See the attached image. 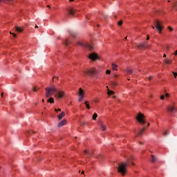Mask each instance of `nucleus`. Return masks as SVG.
<instances>
[{
	"instance_id": "2f4dec72",
	"label": "nucleus",
	"mask_w": 177,
	"mask_h": 177,
	"mask_svg": "<svg viewBox=\"0 0 177 177\" xmlns=\"http://www.w3.org/2000/svg\"><path fill=\"white\" fill-rule=\"evenodd\" d=\"M164 99H165V95H161L160 96V100H164Z\"/></svg>"
},
{
	"instance_id": "a211bd4d",
	"label": "nucleus",
	"mask_w": 177,
	"mask_h": 177,
	"mask_svg": "<svg viewBox=\"0 0 177 177\" xmlns=\"http://www.w3.org/2000/svg\"><path fill=\"white\" fill-rule=\"evenodd\" d=\"M84 154H88V156H92L94 153H93V151L86 149L84 151Z\"/></svg>"
},
{
	"instance_id": "c9c22d12",
	"label": "nucleus",
	"mask_w": 177,
	"mask_h": 177,
	"mask_svg": "<svg viewBox=\"0 0 177 177\" xmlns=\"http://www.w3.org/2000/svg\"><path fill=\"white\" fill-rule=\"evenodd\" d=\"M173 55H174V56H177V50L174 51V53H173Z\"/></svg>"
},
{
	"instance_id": "49530a36",
	"label": "nucleus",
	"mask_w": 177,
	"mask_h": 177,
	"mask_svg": "<svg viewBox=\"0 0 177 177\" xmlns=\"http://www.w3.org/2000/svg\"><path fill=\"white\" fill-rule=\"evenodd\" d=\"M166 49H169V46H166Z\"/></svg>"
},
{
	"instance_id": "bb28decb",
	"label": "nucleus",
	"mask_w": 177,
	"mask_h": 177,
	"mask_svg": "<svg viewBox=\"0 0 177 177\" xmlns=\"http://www.w3.org/2000/svg\"><path fill=\"white\" fill-rule=\"evenodd\" d=\"M172 8H174V9H176V10H177V2H174L173 3Z\"/></svg>"
},
{
	"instance_id": "4be33fe9",
	"label": "nucleus",
	"mask_w": 177,
	"mask_h": 177,
	"mask_svg": "<svg viewBox=\"0 0 177 177\" xmlns=\"http://www.w3.org/2000/svg\"><path fill=\"white\" fill-rule=\"evenodd\" d=\"M107 91H108V95H114V91H111L110 89H109V86H106Z\"/></svg>"
},
{
	"instance_id": "39448f33",
	"label": "nucleus",
	"mask_w": 177,
	"mask_h": 177,
	"mask_svg": "<svg viewBox=\"0 0 177 177\" xmlns=\"http://www.w3.org/2000/svg\"><path fill=\"white\" fill-rule=\"evenodd\" d=\"M77 45H79V46H82V48H85L86 49H88V50H93V44H89L88 43H84L82 41H78Z\"/></svg>"
},
{
	"instance_id": "9b49d317",
	"label": "nucleus",
	"mask_w": 177,
	"mask_h": 177,
	"mask_svg": "<svg viewBox=\"0 0 177 177\" xmlns=\"http://www.w3.org/2000/svg\"><path fill=\"white\" fill-rule=\"evenodd\" d=\"M137 48L138 49H140V48H142L143 49H147V48H149V46L146 43L143 42L138 45Z\"/></svg>"
},
{
	"instance_id": "69168bd1",
	"label": "nucleus",
	"mask_w": 177,
	"mask_h": 177,
	"mask_svg": "<svg viewBox=\"0 0 177 177\" xmlns=\"http://www.w3.org/2000/svg\"><path fill=\"white\" fill-rule=\"evenodd\" d=\"M168 2H171V1H170V0H168Z\"/></svg>"
},
{
	"instance_id": "680f3d73",
	"label": "nucleus",
	"mask_w": 177,
	"mask_h": 177,
	"mask_svg": "<svg viewBox=\"0 0 177 177\" xmlns=\"http://www.w3.org/2000/svg\"><path fill=\"white\" fill-rule=\"evenodd\" d=\"M152 28L154 30V28H155L154 26H152Z\"/></svg>"
},
{
	"instance_id": "0eeeda50",
	"label": "nucleus",
	"mask_w": 177,
	"mask_h": 177,
	"mask_svg": "<svg viewBox=\"0 0 177 177\" xmlns=\"http://www.w3.org/2000/svg\"><path fill=\"white\" fill-rule=\"evenodd\" d=\"M167 110L169 113H170V114L177 112L176 106L174 104H171L167 106Z\"/></svg>"
},
{
	"instance_id": "3c124183",
	"label": "nucleus",
	"mask_w": 177,
	"mask_h": 177,
	"mask_svg": "<svg viewBox=\"0 0 177 177\" xmlns=\"http://www.w3.org/2000/svg\"><path fill=\"white\" fill-rule=\"evenodd\" d=\"M150 127V123H147V127Z\"/></svg>"
},
{
	"instance_id": "58836bf2",
	"label": "nucleus",
	"mask_w": 177,
	"mask_h": 177,
	"mask_svg": "<svg viewBox=\"0 0 177 177\" xmlns=\"http://www.w3.org/2000/svg\"><path fill=\"white\" fill-rule=\"evenodd\" d=\"M33 91L34 92H37V91H38L35 87H33Z\"/></svg>"
},
{
	"instance_id": "7c9ffc66",
	"label": "nucleus",
	"mask_w": 177,
	"mask_h": 177,
	"mask_svg": "<svg viewBox=\"0 0 177 177\" xmlns=\"http://www.w3.org/2000/svg\"><path fill=\"white\" fill-rule=\"evenodd\" d=\"M106 74H111V71H110V70H106Z\"/></svg>"
},
{
	"instance_id": "1a4fd4ad",
	"label": "nucleus",
	"mask_w": 177,
	"mask_h": 177,
	"mask_svg": "<svg viewBox=\"0 0 177 177\" xmlns=\"http://www.w3.org/2000/svg\"><path fill=\"white\" fill-rule=\"evenodd\" d=\"M66 14L69 17H74V15H75V10L74 8H67L66 9Z\"/></svg>"
},
{
	"instance_id": "ddd939ff",
	"label": "nucleus",
	"mask_w": 177,
	"mask_h": 177,
	"mask_svg": "<svg viewBox=\"0 0 177 177\" xmlns=\"http://www.w3.org/2000/svg\"><path fill=\"white\" fill-rule=\"evenodd\" d=\"M151 162H152L153 164H154V162H156L157 161V157L154 156H151V158H149Z\"/></svg>"
},
{
	"instance_id": "6ab92c4d",
	"label": "nucleus",
	"mask_w": 177,
	"mask_h": 177,
	"mask_svg": "<svg viewBox=\"0 0 177 177\" xmlns=\"http://www.w3.org/2000/svg\"><path fill=\"white\" fill-rule=\"evenodd\" d=\"M125 71L127 74H135V72L132 69L127 68Z\"/></svg>"
},
{
	"instance_id": "4c0bfd02",
	"label": "nucleus",
	"mask_w": 177,
	"mask_h": 177,
	"mask_svg": "<svg viewBox=\"0 0 177 177\" xmlns=\"http://www.w3.org/2000/svg\"><path fill=\"white\" fill-rule=\"evenodd\" d=\"M70 35H71V37H75V34L74 33H70Z\"/></svg>"
},
{
	"instance_id": "423d86ee",
	"label": "nucleus",
	"mask_w": 177,
	"mask_h": 177,
	"mask_svg": "<svg viewBox=\"0 0 177 177\" xmlns=\"http://www.w3.org/2000/svg\"><path fill=\"white\" fill-rule=\"evenodd\" d=\"M154 26L158 30L159 34H161V31H162V29L164 28L162 27V22L161 21L156 19L154 21Z\"/></svg>"
},
{
	"instance_id": "dca6fc26",
	"label": "nucleus",
	"mask_w": 177,
	"mask_h": 177,
	"mask_svg": "<svg viewBox=\"0 0 177 177\" xmlns=\"http://www.w3.org/2000/svg\"><path fill=\"white\" fill-rule=\"evenodd\" d=\"M64 44L66 46H68V45H70L71 44V40L68 39H66L64 41Z\"/></svg>"
},
{
	"instance_id": "052dcab7",
	"label": "nucleus",
	"mask_w": 177,
	"mask_h": 177,
	"mask_svg": "<svg viewBox=\"0 0 177 177\" xmlns=\"http://www.w3.org/2000/svg\"><path fill=\"white\" fill-rule=\"evenodd\" d=\"M47 8H50V6H47Z\"/></svg>"
},
{
	"instance_id": "e433bc0d",
	"label": "nucleus",
	"mask_w": 177,
	"mask_h": 177,
	"mask_svg": "<svg viewBox=\"0 0 177 177\" xmlns=\"http://www.w3.org/2000/svg\"><path fill=\"white\" fill-rule=\"evenodd\" d=\"M165 97H169V93H165Z\"/></svg>"
},
{
	"instance_id": "6e6552de",
	"label": "nucleus",
	"mask_w": 177,
	"mask_h": 177,
	"mask_svg": "<svg viewBox=\"0 0 177 177\" xmlns=\"http://www.w3.org/2000/svg\"><path fill=\"white\" fill-rule=\"evenodd\" d=\"M88 59H91L93 62H95V60H99V55L96 53H91L88 55Z\"/></svg>"
},
{
	"instance_id": "2eb2a0df",
	"label": "nucleus",
	"mask_w": 177,
	"mask_h": 177,
	"mask_svg": "<svg viewBox=\"0 0 177 177\" xmlns=\"http://www.w3.org/2000/svg\"><path fill=\"white\" fill-rule=\"evenodd\" d=\"M67 121L66 120H63L58 124V127H64V125H66Z\"/></svg>"
},
{
	"instance_id": "37998d69",
	"label": "nucleus",
	"mask_w": 177,
	"mask_h": 177,
	"mask_svg": "<svg viewBox=\"0 0 177 177\" xmlns=\"http://www.w3.org/2000/svg\"><path fill=\"white\" fill-rule=\"evenodd\" d=\"M114 78H118V75H114Z\"/></svg>"
},
{
	"instance_id": "473e14b6",
	"label": "nucleus",
	"mask_w": 177,
	"mask_h": 177,
	"mask_svg": "<svg viewBox=\"0 0 177 177\" xmlns=\"http://www.w3.org/2000/svg\"><path fill=\"white\" fill-rule=\"evenodd\" d=\"M168 29L171 32V31H174V28H171L170 26L168 27Z\"/></svg>"
},
{
	"instance_id": "f704fd0d",
	"label": "nucleus",
	"mask_w": 177,
	"mask_h": 177,
	"mask_svg": "<svg viewBox=\"0 0 177 177\" xmlns=\"http://www.w3.org/2000/svg\"><path fill=\"white\" fill-rule=\"evenodd\" d=\"M173 74H174L175 78H176V77H177V73H176V72H173Z\"/></svg>"
},
{
	"instance_id": "8fccbe9b",
	"label": "nucleus",
	"mask_w": 177,
	"mask_h": 177,
	"mask_svg": "<svg viewBox=\"0 0 177 177\" xmlns=\"http://www.w3.org/2000/svg\"><path fill=\"white\" fill-rule=\"evenodd\" d=\"M1 97L3 96V93H1Z\"/></svg>"
},
{
	"instance_id": "f3484780",
	"label": "nucleus",
	"mask_w": 177,
	"mask_h": 177,
	"mask_svg": "<svg viewBox=\"0 0 177 177\" xmlns=\"http://www.w3.org/2000/svg\"><path fill=\"white\" fill-rule=\"evenodd\" d=\"M84 93H85L84 92V91L80 88L79 89V96H80V97H84Z\"/></svg>"
},
{
	"instance_id": "aec40b11",
	"label": "nucleus",
	"mask_w": 177,
	"mask_h": 177,
	"mask_svg": "<svg viewBox=\"0 0 177 177\" xmlns=\"http://www.w3.org/2000/svg\"><path fill=\"white\" fill-rule=\"evenodd\" d=\"M66 115V113L64 112H62L61 114L57 115V118L59 120H62V118H63V117H64Z\"/></svg>"
},
{
	"instance_id": "13d9d810",
	"label": "nucleus",
	"mask_w": 177,
	"mask_h": 177,
	"mask_svg": "<svg viewBox=\"0 0 177 177\" xmlns=\"http://www.w3.org/2000/svg\"><path fill=\"white\" fill-rule=\"evenodd\" d=\"M82 125H85V122H83V123H82Z\"/></svg>"
},
{
	"instance_id": "393cba45",
	"label": "nucleus",
	"mask_w": 177,
	"mask_h": 177,
	"mask_svg": "<svg viewBox=\"0 0 177 177\" xmlns=\"http://www.w3.org/2000/svg\"><path fill=\"white\" fill-rule=\"evenodd\" d=\"M84 104L86 105V108L89 110V109H91V106H89V104L88 102V101H86L84 102Z\"/></svg>"
},
{
	"instance_id": "cd10ccee",
	"label": "nucleus",
	"mask_w": 177,
	"mask_h": 177,
	"mask_svg": "<svg viewBox=\"0 0 177 177\" xmlns=\"http://www.w3.org/2000/svg\"><path fill=\"white\" fill-rule=\"evenodd\" d=\"M96 118H97V113H95L93 115V120H96Z\"/></svg>"
},
{
	"instance_id": "5fc2aeb1",
	"label": "nucleus",
	"mask_w": 177,
	"mask_h": 177,
	"mask_svg": "<svg viewBox=\"0 0 177 177\" xmlns=\"http://www.w3.org/2000/svg\"><path fill=\"white\" fill-rule=\"evenodd\" d=\"M140 145H143V143H142V142H140Z\"/></svg>"
},
{
	"instance_id": "9d476101",
	"label": "nucleus",
	"mask_w": 177,
	"mask_h": 177,
	"mask_svg": "<svg viewBox=\"0 0 177 177\" xmlns=\"http://www.w3.org/2000/svg\"><path fill=\"white\" fill-rule=\"evenodd\" d=\"M145 131H146V127H143L142 129H139L138 131H136V133H137V136H142Z\"/></svg>"
},
{
	"instance_id": "4d7b16f0",
	"label": "nucleus",
	"mask_w": 177,
	"mask_h": 177,
	"mask_svg": "<svg viewBox=\"0 0 177 177\" xmlns=\"http://www.w3.org/2000/svg\"><path fill=\"white\" fill-rule=\"evenodd\" d=\"M70 1V2H73L74 0H69Z\"/></svg>"
},
{
	"instance_id": "f257e3e1",
	"label": "nucleus",
	"mask_w": 177,
	"mask_h": 177,
	"mask_svg": "<svg viewBox=\"0 0 177 177\" xmlns=\"http://www.w3.org/2000/svg\"><path fill=\"white\" fill-rule=\"evenodd\" d=\"M46 91V97H50L47 102L48 103H55V99H63L64 97V91H62L57 88L56 86H51L50 87H48L45 88ZM55 98L51 97L50 96H53Z\"/></svg>"
},
{
	"instance_id": "6e6d98bb",
	"label": "nucleus",
	"mask_w": 177,
	"mask_h": 177,
	"mask_svg": "<svg viewBox=\"0 0 177 177\" xmlns=\"http://www.w3.org/2000/svg\"><path fill=\"white\" fill-rule=\"evenodd\" d=\"M35 28H38V26L36 25V26H35Z\"/></svg>"
},
{
	"instance_id": "72a5a7b5",
	"label": "nucleus",
	"mask_w": 177,
	"mask_h": 177,
	"mask_svg": "<svg viewBox=\"0 0 177 177\" xmlns=\"http://www.w3.org/2000/svg\"><path fill=\"white\" fill-rule=\"evenodd\" d=\"M84 97H80L79 102H82Z\"/></svg>"
},
{
	"instance_id": "5701e85b",
	"label": "nucleus",
	"mask_w": 177,
	"mask_h": 177,
	"mask_svg": "<svg viewBox=\"0 0 177 177\" xmlns=\"http://www.w3.org/2000/svg\"><path fill=\"white\" fill-rule=\"evenodd\" d=\"M15 0H0V3L1 2H9V3H10V2H13Z\"/></svg>"
},
{
	"instance_id": "864d4df0",
	"label": "nucleus",
	"mask_w": 177,
	"mask_h": 177,
	"mask_svg": "<svg viewBox=\"0 0 177 177\" xmlns=\"http://www.w3.org/2000/svg\"><path fill=\"white\" fill-rule=\"evenodd\" d=\"M149 39H150V37H148L147 38V40L149 41Z\"/></svg>"
},
{
	"instance_id": "09e8293b",
	"label": "nucleus",
	"mask_w": 177,
	"mask_h": 177,
	"mask_svg": "<svg viewBox=\"0 0 177 177\" xmlns=\"http://www.w3.org/2000/svg\"><path fill=\"white\" fill-rule=\"evenodd\" d=\"M163 57H167V55H166V54H164V55H163Z\"/></svg>"
},
{
	"instance_id": "7ed1b4c3",
	"label": "nucleus",
	"mask_w": 177,
	"mask_h": 177,
	"mask_svg": "<svg viewBox=\"0 0 177 177\" xmlns=\"http://www.w3.org/2000/svg\"><path fill=\"white\" fill-rule=\"evenodd\" d=\"M84 75H89L90 77H97V71L93 68L89 70L83 71Z\"/></svg>"
},
{
	"instance_id": "e2e57ef3",
	"label": "nucleus",
	"mask_w": 177,
	"mask_h": 177,
	"mask_svg": "<svg viewBox=\"0 0 177 177\" xmlns=\"http://www.w3.org/2000/svg\"><path fill=\"white\" fill-rule=\"evenodd\" d=\"M42 102H45V100L43 99V100H42Z\"/></svg>"
},
{
	"instance_id": "603ef678",
	"label": "nucleus",
	"mask_w": 177,
	"mask_h": 177,
	"mask_svg": "<svg viewBox=\"0 0 177 177\" xmlns=\"http://www.w3.org/2000/svg\"><path fill=\"white\" fill-rule=\"evenodd\" d=\"M28 133H31V131H28Z\"/></svg>"
},
{
	"instance_id": "4468645a",
	"label": "nucleus",
	"mask_w": 177,
	"mask_h": 177,
	"mask_svg": "<svg viewBox=\"0 0 177 177\" xmlns=\"http://www.w3.org/2000/svg\"><path fill=\"white\" fill-rule=\"evenodd\" d=\"M110 85H111V86H112V88H115V86H117V85H118V83H117L115 82V80H114V81H111L110 82Z\"/></svg>"
},
{
	"instance_id": "774afa93",
	"label": "nucleus",
	"mask_w": 177,
	"mask_h": 177,
	"mask_svg": "<svg viewBox=\"0 0 177 177\" xmlns=\"http://www.w3.org/2000/svg\"><path fill=\"white\" fill-rule=\"evenodd\" d=\"M151 97H153V95H151Z\"/></svg>"
},
{
	"instance_id": "c03bdc74",
	"label": "nucleus",
	"mask_w": 177,
	"mask_h": 177,
	"mask_svg": "<svg viewBox=\"0 0 177 177\" xmlns=\"http://www.w3.org/2000/svg\"><path fill=\"white\" fill-rule=\"evenodd\" d=\"M55 78H57V80H58L59 77H53V82H55Z\"/></svg>"
},
{
	"instance_id": "a18cd8bd",
	"label": "nucleus",
	"mask_w": 177,
	"mask_h": 177,
	"mask_svg": "<svg viewBox=\"0 0 177 177\" xmlns=\"http://www.w3.org/2000/svg\"><path fill=\"white\" fill-rule=\"evenodd\" d=\"M103 17H104V19H106L107 15H103Z\"/></svg>"
},
{
	"instance_id": "79ce46f5",
	"label": "nucleus",
	"mask_w": 177,
	"mask_h": 177,
	"mask_svg": "<svg viewBox=\"0 0 177 177\" xmlns=\"http://www.w3.org/2000/svg\"><path fill=\"white\" fill-rule=\"evenodd\" d=\"M153 78V77L152 76H150L149 78H148V80H149V81H151V79Z\"/></svg>"
},
{
	"instance_id": "338daca9",
	"label": "nucleus",
	"mask_w": 177,
	"mask_h": 177,
	"mask_svg": "<svg viewBox=\"0 0 177 177\" xmlns=\"http://www.w3.org/2000/svg\"><path fill=\"white\" fill-rule=\"evenodd\" d=\"M33 133H35V131H33Z\"/></svg>"
},
{
	"instance_id": "a878e982",
	"label": "nucleus",
	"mask_w": 177,
	"mask_h": 177,
	"mask_svg": "<svg viewBox=\"0 0 177 177\" xmlns=\"http://www.w3.org/2000/svg\"><path fill=\"white\" fill-rule=\"evenodd\" d=\"M117 67H118V66H117V64L113 63L112 64V69L113 70H115L117 68Z\"/></svg>"
},
{
	"instance_id": "c85d7f7f",
	"label": "nucleus",
	"mask_w": 177,
	"mask_h": 177,
	"mask_svg": "<svg viewBox=\"0 0 177 177\" xmlns=\"http://www.w3.org/2000/svg\"><path fill=\"white\" fill-rule=\"evenodd\" d=\"M169 132L168 131H165L164 133H163V135L164 136H167V135H169Z\"/></svg>"
},
{
	"instance_id": "de8ad7c7",
	"label": "nucleus",
	"mask_w": 177,
	"mask_h": 177,
	"mask_svg": "<svg viewBox=\"0 0 177 177\" xmlns=\"http://www.w3.org/2000/svg\"><path fill=\"white\" fill-rule=\"evenodd\" d=\"M84 174H85V171H82V175H84Z\"/></svg>"
},
{
	"instance_id": "c756f323",
	"label": "nucleus",
	"mask_w": 177,
	"mask_h": 177,
	"mask_svg": "<svg viewBox=\"0 0 177 177\" xmlns=\"http://www.w3.org/2000/svg\"><path fill=\"white\" fill-rule=\"evenodd\" d=\"M118 26H122V20H120L118 22Z\"/></svg>"
},
{
	"instance_id": "b1692460",
	"label": "nucleus",
	"mask_w": 177,
	"mask_h": 177,
	"mask_svg": "<svg viewBox=\"0 0 177 177\" xmlns=\"http://www.w3.org/2000/svg\"><path fill=\"white\" fill-rule=\"evenodd\" d=\"M163 62H164V63H165V64H171V61H170L169 59H164Z\"/></svg>"
},
{
	"instance_id": "f03ea898",
	"label": "nucleus",
	"mask_w": 177,
	"mask_h": 177,
	"mask_svg": "<svg viewBox=\"0 0 177 177\" xmlns=\"http://www.w3.org/2000/svg\"><path fill=\"white\" fill-rule=\"evenodd\" d=\"M131 160L132 158H130L129 159H127L126 162L118 163V172L121 174L122 176L127 174L128 165H129V164H132V165L135 166V163L131 161Z\"/></svg>"
},
{
	"instance_id": "ea45409f",
	"label": "nucleus",
	"mask_w": 177,
	"mask_h": 177,
	"mask_svg": "<svg viewBox=\"0 0 177 177\" xmlns=\"http://www.w3.org/2000/svg\"><path fill=\"white\" fill-rule=\"evenodd\" d=\"M55 111H62V109H55Z\"/></svg>"
},
{
	"instance_id": "20e7f679",
	"label": "nucleus",
	"mask_w": 177,
	"mask_h": 177,
	"mask_svg": "<svg viewBox=\"0 0 177 177\" xmlns=\"http://www.w3.org/2000/svg\"><path fill=\"white\" fill-rule=\"evenodd\" d=\"M136 120L139 124H141V125H145V124H146V117H145V115L142 113H140L137 115Z\"/></svg>"
},
{
	"instance_id": "bf43d9fd",
	"label": "nucleus",
	"mask_w": 177,
	"mask_h": 177,
	"mask_svg": "<svg viewBox=\"0 0 177 177\" xmlns=\"http://www.w3.org/2000/svg\"><path fill=\"white\" fill-rule=\"evenodd\" d=\"M114 17H115V19H117V16L115 15Z\"/></svg>"
},
{
	"instance_id": "412c9836",
	"label": "nucleus",
	"mask_w": 177,
	"mask_h": 177,
	"mask_svg": "<svg viewBox=\"0 0 177 177\" xmlns=\"http://www.w3.org/2000/svg\"><path fill=\"white\" fill-rule=\"evenodd\" d=\"M15 30L17 31V32H23V28L21 27L17 26Z\"/></svg>"
},
{
	"instance_id": "a19ab883",
	"label": "nucleus",
	"mask_w": 177,
	"mask_h": 177,
	"mask_svg": "<svg viewBox=\"0 0 177 177\" xmlns=\"http://www.w3.org/2000/svg\"><path fill=\"white\" fill-rule=\"evenodd\" d=\"M10 34L13 35V37H17L16 34H15V33H12V32H10Z\"/></svg>"
},
{
	"instance_id": "f8f14e48",
	"label": "nucleus",
	"mask_w": 177,
	"mask_h": 177,
	"mask_svg": "<svg viewBox=\"0 0 177 177\" xmlns=\"http://www.w3.org/2000/svg\"><path fill=\"white\" fill-rule=\"evenodd\" d=\"M98 124H99V127L101 128L102 131H106V126L103 124V122H100Z\"/></svg>"
},
{
	"instance_id": "0e129e2a",
	"label": "nucleus",
	"mask_w": 177,
	"mask_h": 177,
	"mask_svg": "<svg viewBox=\"0 0 177 177\" xmlns=\"http://www.w3.org/2000/svg\"><path fill=\"white\" fill-rule=\"evenodd\" d=\"M97 158L99 160L100 158V157H97Z\"/></svg>"
}]
</instances>
